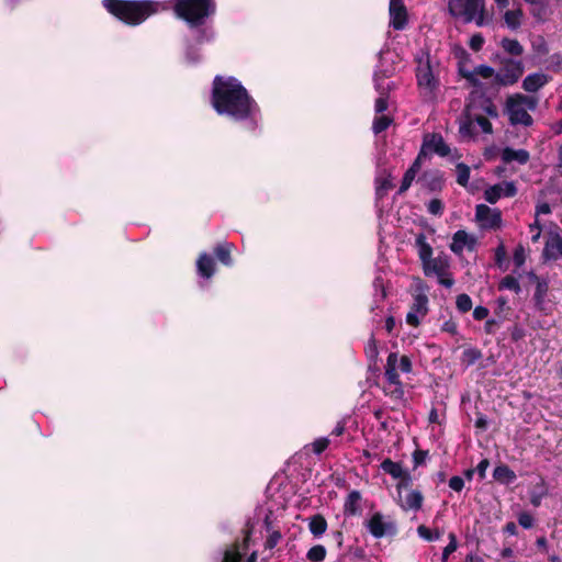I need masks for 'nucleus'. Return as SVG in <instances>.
Listing matches in <instances>:
<instances>
[{
    "instance_id": "nucleus-1",
    "label": "nucleus",
    "mask_w": 562,
    "mask_h": 562,
    "mask_svg": "<svg viewBox=\"0 0 562 562\" xmlns=\"http://www.w3.org/2000/svg\"><path fill=\"white\" fill-rule=\"evenodd\" d=\"M211 103L218 115L257 125L260 109L239 80L234 77L216 76L213 80Z\"/></svg>"
},
{
    "instance_id": "nucleus-2",
    "label": "nucleus",
    "mask_w": 562,
    "mask_h": 562,
    "mask_svg": "<svg viewBox=\"0 0 562 562\" xmlns=\"http://www.w3.org/2000/svg\"><path fill=\"white\" fill-rule=\"evenodd\" d=\"M460 72L471 86L485 92L497 86L515 83L521 77L524 67L520 61L508 59L498 72L484 65L477 66L473 70L461 69Z\"/></svg>"
},
{
    "instance_id": "nucleus-3",
    "label": "nucleus",
    "mask_w": 562,
    "mask_h": 562,
    "mask_svg": "<svg viewBox=\"0 0 562 562\" xmlns=\"http://www.w3.org/2000/svg\"><path fill=\"white\" fill-rule=\"evenodd\" d=\"M103 7L115 18L130 25H138L159 10V4L149 0H103Z\"/></svg>"
},
{
    "instance_id": "nucleus-4",
    "label": "nucleus",
    "mask_w": 562,
    "mask_h": 562,
    "mask_svg": "<svg viewBox=\"0 0 562 562\" xmlns=\"http://www.w3.org/2000/svg\"><path fill=\"white\" fill-rule=\"evenodd\" d=\"M416 81L422 98L427 102L437 100L440 89L439 64L434 61L428 52L420 50L416 57Z\"/></svg>"
},
{
    "instance_id": "nucleus-5",
    "label": "nucleus",
    "mask_w": 562,
    "mask_h": 562,
    "mask_svg": "<svg viewBox=\"0 0 562 562\" xmlns=\"http://www.w3.org/2000/svg\"><path fill=\"white\" fill-rule=\"evenodd\" d=\"M413 364L411 359L398 352H391L386 358L384 367L385 386L384 392L393 400L404 398V386L400 381V373H411Z\"/></svg>"
},
{
    "instance_id": "nucleus-6",
    "label": "nucleus",
    "mask_w": 562,
    "mask_h": 562,
    "mask_svg": "<svg viewBox=\"0 0 562 562\" xmlns=\"http://www.w3.org/2000/svg\"><path fill=\"white\" fill-rule=\"evenodd\" d=\"M394 71L395 67L391 53L381 50L373 77L375 89L380 93L374 104L376 113H383L387 109L386 95L394 88V83L390 80Z\"/></svg>"
},
{
    "instance_id": "nucleus-7",
    "label": "nucleus",
    "mask_w": 562,
    "mask_h": 562,
    "mask_svg": "<svg viewBox=\"0 0 562 562\" xmlns=\"http://www.w3.org/2000/svg\"><path fill=\"white\" fill-rule=\"evenodd\" d=\"M214 0H176L175 13L190 27H199L215 12Z\"/></svg>"
},
{
    "instance_id": "nucleus-8",
    "label": "nucleus",
    "mask_w": 562,
    "mask_h": 562,
    "mask_svg": "<svg viewBox=\"0 0 562 562\" xmlns=\"http://www.w3.org/2000/svg\"><path fill=\"white\" fill-rule=\"evenodd\" d=\"M536 106L537 100L533 97L516 94L508 98L506 112L513 125L521 124L529 126L532 124V117L529 111H533Z\"/></svg>"
},
{
    "instance_id": "nucleus-9",
    "label": "nucleus",
    "mask_w": 562,
    "mask_h": 562,
    "mask_svg": "<svg viewBox=\"0 0 562 562\" xmlns=\"http://www.w3.org/2000/svg\"><path fill=\"white\" fill-rule=\"evenodd\" d=\"M449 12L465 23L474 22L477 26L486 23L484 2L482 0H450Z\"/></svg>"
},
{
    "instance_id": "nucleus-10",
    "label": "nucleus",
    "mask_w": 562,
    "mask_h": 562,
    "mask_svg": "<svg viewBox=\"0 0 562 562\" xmlns=\"http://www.w3.org/2000/svg\"><path fill=\"white\" fill-rule=\"evenodd\" d=\"M422 265L425 276H436L438 282L446 288H451L454 284V279L449 272L450 263L447 256L430 257Z\"/></svg>"
},
{
    "instance_id": "nucleus-11",
    "label": "nucleus",
    "mask_w": 562,
    "mask_h": 562,
    "mask_svg": "<svg viewBox=\"0 0 562 562\" xmlns=\"http://www.w3.org/2000/svg\"><path fill=\"white\" fill-rule=\"evenodd\" d=\"M366 528L376 539H381L387 536H394L397 531L396 524L389 517H385L382 513H374L364 522Z\"/></svg>"
},
{
    "instance_id": "nucleus-12",
    "label": "nucleus",
    "mask_w": 562,
    "mask_h": 562,
    "mask_svg": "<svg viewBox=\"0 0 562 562\" xmlns=\"http://www.w3.org/2000/svg\"><path fill=\"white\" fill-rule=\"evenodd\" d=\"M428 312V296L424 285L418 286L411 311L406 315V323L411 326H418L420 319L426 316Z\"/></svg>"
},
{
    "instance_id": "nucleus-13",
    "label": "nucleus",
    "mask_w": 562,
    "mask_h": 562,
    "mask_svg": "<svg viewBox=\"0 0 562 562\" xmlns=\"http://www.w3.org/2000/svg\"><path fill=\"white\" fill-rule=\"evenodd\" d=\"M475 220L482 229H497L502 225L501 211L485 204L476 205Z\"/></svg>"
},
{
    "instance_id": "nucleus-14",
    "label": "nucleus",
    "mask_w": 562,
    "mask_h": 562,
    "mask_svg": "<svg viewBox=\"0 0 562 562\" xmlns=\"http://www.w3.org/2000/svg\"><path fill=\"white\" fill-rule=\"evenodd\" d=\"M390 26L394 30H404L407 25V9L403 0H390L389 5Z\"/></svg>"
},
{
    "instance_id": "nucleus-15",
    "label": "nucleus",
    "mask_w": 562,
    "mask_h": 562,
    "mask_svg": "<svg viewBox=\"0 0 562 562\" xmlns=\"http://www.w3.org/2000/svg\"><path fill=\"white\" fill-rule=\"evenodd\" d=\"M517 192L516 186L513 181H505L501 182L494 186L488 187L484 191V198L485 200L494 204L496 203L502 196H514Z\"/></svg>"
},
{
    "instance_id": "nucleus-16",
    "label": "nucleus",
    "mask_w": 562,
    "mask_h": 562,
    "mask_svg": "<svg viewBox=\"0 0 562 562\" xmlns=\"http://www.w3.org/2000/svg\"><path fill=\"white\" fill-rule=\"evenodd\" d=\"M248 546L249 537L247 536L241 544L234 546L225 551L222 562H256V551H252L247 559H244L248 552Z\"/></svg>"
},
{
    "instance_id": "nucleus-17",
    "label": "nucleus",
    "mask_w": 562,
    "mask_h": 562,
    "mask_svg": "<svg viewBox=\"0 0 562 562\" xmlns=\"http://www.w3.org/2000/svg\"><path fill=\"white\" fill-rule=\"evenodd\" d=\"M476 237L463 229L457 231L452 236L450 249L456 255H461L465 249L472 251L476 246Z\"/></svg>"
},
{
    "instance_id": "nucleus-18",
    "label": "nucleus",
    "mask_w": 562,
    "mask_h": 562,
    "mask_svg": "<svg viewBox=\"0 0 562 562\" xmlns=\"http://www.w3.org/2000/svg\"><path fill=\"white\" fill-rule=\"evenodd\" d=\"M422 150L426 155L435 153L441 157H446L450 153L449 146L439 134L426 135L423 142Z\"/></svg>"
},
{
    "instance_id": "nucleus-19",
    "label": "nucleus",
    "mask_w": 562,
    "mask_h": 562,
    "mask_svg": "<svg viewBox=\"0 0 562 562\" xmlns=\"http://www.w3.org/2000/svg\"><path fill=\"white\" fill-rule=\"evenodd\" d=\"M542 256L546 260L562 259V236L559 233L548 235Z\"/></svg>"
},
{
    "instance_id": "nucleus-20",
    "label": "nucleus",
    "mask_w": 562,
    "mask_h": 562,
    "mask_svg": "<svg viewBox=\"0 0 562 562\" xmlns=\"http://www.w3.org/2000/svg\"><path fill=\"white\" fill-rule=\"evenodd\" d=\"M381 469L393 479L401 480L398 490H401L402 486L407 485L411 481V474L402 467V464L394 462L391 459H385L381 463Z\"/></svg>"
},
{
    "instance_id": "nucleus-21",
    "label": "nucleus",
    "mask_w": 562,
    "mask_h": 562,
    "mask_svg": "<svg viewBox=\"0 0 562 562\" xmlns=\"http://www.w3.org/2000/svg\"><path fill=\"white\" fill-rule=\"evenodd\" d=\"M198 274L204 279H211L215 273V261L206 252L200 254L196 260Z\"/></svg>"
},
{
    "instance_id": "nucleus-22",
    "label": "nucleus",
    "mask_w": 562,
    "mask_h": 562,
    "mask_svg": "<svg viewBox=\"0 0 562 562\" xmlns=\"http://www.w3.org/2000/svg\"><path fill=\"white\" fill-rule=\"evenodd\" d=\"M474 114L472 113L471 106L468 105L464 114L460 119L459 123V133L462 137H473L475 135L474 131Z\"/></svg>"
},
{
    "instance_id": "nucleus-23",
    "label": "nucleus",
    "mask_w": 562,
    "mask_h": 562,
    "mask_svg": "<svg viewBox=\"0 0 562 562\" xmlns=\"http://www.w3.org/2000/svg\"><path fill=\"white\" fill-rule=\"evenodd\" d=\"M505 25L512 30H518L524 20V11L521 8H515L513 10H506L503 15Z\"/></svg>"
},
{
    "instance_id": "nucleus-24",
    "label": "nucleus",
    "mask_w": 562,
    "mask_h": 562,
    "mask_svg": "<svg viewBox=\"0 0 562 562\" xmlns=\"http://www.w3.org/2000/svg\"><path fill=\"white\" fill-rule=\"evenodd\" d=\"M423 504V495L420 492L409 490L402 499L401 507L404 510H418Z\"/></svg>"
},
{
    "instance_id": "nucleus-25",
    "label": "nucleus",
    "mask_w": 562,
    "mask_h": 562,
    "mask_svg": "<svg viewBox=\"0 0 562 562\" xmlns=\"http://www.w3.org/2000/svg\"><path fill=\"white\" fill-rule=\"evenodd\" d=\"M502 159L504 162L517 161L524 165L529 160V153L525 149H513L506 147L502 151Z\"/></svg>"
},
{
    "instance_id": "nucleus-26",
    "label": "nucleus",
    "mask_w": 562,
    "mask_h": 562,
    "mask_svg": "<svg viewBox=\"0 0 562 562\" xmlns=\"http://www.w3.org/2000/svg\"><path fill=\"white\" fill-rule=\"evenodd\" d=\"M361 494L358 491H351L344 504V512L348 516H356L360 513Z\"/></svg>"
},
{
    "instance_id": "nucleus-27",
    "label": "nucleus",
    "mask_w": 562,
    "mask_h": 562,
    "mask_svg": "<svg viewBox=\"0 0 562 562\" xmlns=\"http://www.w3.org/2000/svg\"><path fill=\"white\" fill-rule=\"evenodd\" d=\"M547 83V76L543 74H531L524 79L522 87L528 92H536Z\"/></svg>"
},
{
    "instance_id": "nucleus-28",
    "label": "nucleus",
    "mask_w": 562,
    "mask_h": 562,
    "mask_svg": "<svg viewBox=\"0 0 562 562\" xmlns=\"http://www.w3.org/2000/svg\"><path fill=\"white\" fill-rule=\"evenodd\" d=\"M415 245L418 251V257L422 263L432 257V247L427 241V238L424 234H419L416 237Z\"/></svg>"
},
{
    "instance_id": "nucleus-29",
    "label": "nucleus",
    "mask_w": 562,
    "mask_h": 562,
    "mask_svg": "<svg viewBox=\"0 0 562 562\" xmlns=\"http://www.w3.org/2000/svg\"><path fill=\"white\" fill-rule=\"evenodd\" d=\"M308 529L315 537H321L327 529V521L322 515H314L308 519Z\"/></svg>"
},
{
    "instance_id": "nucleus-30",
    "label": "nucleus",
    "mask_w": 562,
    "mask_h": 562,
    "mask_svg": "<svg viewBox=\"0 0 562 562\" xmlns=\"http://www.w3.org/2000/svg\"><path fill=\"white\" fill-rule=\"evenodd\" d=\"M232 249H233V246L228 243H223V244H218L215 249H214V254L215 256L217 257V259L225 266H232L233 265V260H232Z\"/></svg>"
},
{
    "instance_id": "nucleus-31",
    "label": "nucleus",
    "mask_w": 562,
    "mask_h": 562,
    "mask_svg": "<svg viewBox=\"0 0 562 562\" xmlns=\"http://www.w3.org/2000/svg\"><path fill=\"white\" fill-rule=\"evenodd\" d=\"M493 476L502 483H512L515 481V473L506 465H499L494 469Z\"/></svg>"
},
{
    "instance_id": "nucleus-32",
    "label": "nucleus",
    "mask_w": 562,
    "mask_h": 562,
    "mask_svg": "<svg viewBox=\"0 0 562 562\" xmlns=\"http://www.w3.org/2000/svg\"><path fill=\"white\" fill-rule=\"evenodd\" d=\"M548 292V283L544 280H537V285L533 294L536 306L543 310L544 299Z\"/></svg>"
},
{
    "instance_id": "nucleus-33",
    "label": "nucleus",
    "mask_w": 562,
    "mask_h": 562,
    "mask_svg": "<svg viewBox=\"0 0 562 562\" xmlns=\"http://www.w3.org/2000/svg\"><path fill=\"white\" fill-rule=\"evenodd\" d=\"M502 47L504 48L505 52L514 56H519L524 52V48L520 45V43L512 38H504L502 41Z\"/></svg>"
},
{
    "instance_id": "nucleus-34",
    "label": "nucleus",
    "mask_w": 562,
    "mask_h": 562,
    "mask_svg": "<svg viewBox=\"0 0 562 562\" xmlns=\"http://www.w3.org/2000/svg\"><path fill=\"white\" fill-rule=\"evenodd\" d=\"M392 188V179L390 175L376 178V195L383 196Z\"/></svg>"
},
{
    "instance_id": "nucleus-35",
    "label": "nucleus",
    "mask_w": 562,
    "mask_h": 562,
    "mask_svg": "<svg viewBox=\"0 0 562 562\" xmlns=\"http://www.w3.org/2000/svg\"><path fill=\"white\" fill-rule=\"evenodd\" d=\"M306 557L312 562H322L326 557V549L322 544L314 546L307 551Z\"/></svg>"
},
{
    "instance_id": "nucleus-36",
    "label": "nucleus",
    "mask_w": 562,
    "mask_h": 562,
    "mask_svg": "<svg viewBox=\"0 0 562 562\" xmlns=\"http://www.w3.org/2000/svg\"><path fill=\"white\" fill-rule=\"evenodd\" d=\"M457 182L462 186L467 187L469 179H470V168L465 164H458L457 165Z\"/></svg>"
},
{
    "instance_id": "nucleus-37",
    "label": "nucleus",
    "mask_w": 562,
    "mask_h": 562,
    "mask_svg": "<svg viewBox=\"0 0 562 562\" xmlns=\"http://www.w3.org/2000/svg\"><path fill=\"white\" fill-rule=\"evenodd\" d=\"M501 290H510L515 293L520 292V284L518 280L513 276H506L499 283Z\"/></svg>"
},
{
    "instance_id": "nucleus-38",
    "label": "nucleus",
    "mask_w": 562,
    "mask_h": 562,
    "mask_svg": "<svg viewBox=\"0 0 562 562\" xmlns=\"http://www.w3.org/2000/svg\"><path fill=\"white\" fill-rule=\"evenodd\" d=\"M417 533L426 541H436L440 538V532L438 530L432 531L424 525H420L417 528Z\"/></svg>"
},
{
    "instance_id": "nucleus-39",
    "label": "nucleus",
    "mask_w": 562,
    "mask_h": 562,
    "mask_svg": "<svg viewBox=\"0 0 562 562\" xmlns=\"http://www.w3.org/2000/svg\"><path fill=\"white\" fill-rule=\"evenodd\" d=\"M391 122V119L386 115L376 116L373 121V132L375 134L382 133L390 126Z\"/></svg>"
},
{
    "instance_id": "nucleus-40",
    "label": "nucleus",
    "mask_w": 562,
    "mask_h": 562,
    "mask_svg": "<svg viewBox=\"0 0 562 562\" xmlns=\"http://www.w3.org/2000/svg\"><path fill=\"white\" fill-rule=\"evenodd\" d=\"M457 308L462 312H469L472 308V300L468 294H459L456 300Z\"/></svg>"
},
{
    "instance_id": "nucleus-41",
    "label": "nucleus",
    "mask_w": 562,
    "mask_h": 562,
    "mask_svg": "<svg viewBox=\"0 0 562 562\" xmlns=\"http://www.w3.org/2000/svg\"><path fill=\"white\" fill-rule=\"evenodd\" d=\"M417 173L414 172V170H407L403 177L402 184L398 190V194L404 193L408 190V188L412 186L415 177Z\"/></svg>"
},
{
    "instance_id": "nucleus-42",
    "label": "nucleus",
    "mask_w": 562,
    "mask_h": 562,
    "mask_svg": "<svg viewBox=\"0 0 562 562\" xmlns=\"http://www.w3.org/2000/svg\"><path fill=\"white\" fill-rule=\"evenodd\" d=\"M474 122L483 133L491 134L493 132L492 124L486 117L482 115H474Z\"/></svg>"
},
{
    "instance_id": "nucleus-43",
    "label": "nucleus",
    "mask_w": 562,
    "mask_h": 562,
    "mask_svg": "<svg viewBox=\"0 0 562 562\" xmlns=\"http://www.w3.org/2000/svg\"><path fill=\"white\" fill-rule=\"evenodd\" d=\"M449 543L443 549V552H442V560L446 561L448 560L449 555L451 553H453L456 550H457V538L453 533H450L449 535Z\"/></svg>"
},
{
    "instance_id": "nucleus-44",
    "label": "nucleus",
    "mask_w": 562,
    "mask_h": 562,
    "mask_svg": "<svg viewBox=\"0 0 562 562\" xmlns=\"http://www.w3.org/2000/svg\"><path fill=\"white\" fill-rule=\"evenodd\" d=\"M328 445L329 439L326 437H321L314 440V442L312 443V448L316 454H319L328 447Z\"/></svg>"
},
{
    "instance_id": "nucleus-45",
    "label": "nucleus",
    "mask_w": 562,
    "mask_h": 562,
    "mask_svg": "<svg viewBox=\"0 0 562 562\" xmlns=\"http://www.w3.org/2000/svg\"><path fill=\"white\" fill-rule=\"evenodd\" d=\"M427 210L432 215H441L443 211V204L438 199H432L427 205Z\"/></svg>"
},
{
    "instance_id": "nucleus-46",
    "label": "nucleus",
    "mask_w": 562,
    "mask_h": 562,
    "mask_svg": "<svg viewBox=\"0 0 562 562\" xmlns=\"http://www.w3.org/2000/svg\"><path fill=\"white\" fill-rule=\"evenodd\" d=\"M513 261L517 268H520L526 261V252L522 246L515 249Z\"/></svg>"
},
{
    "instance_id": "nucleus-47",
    "label": "nucleus",
    "mask_w": 562,
    "mask_h": 562,
    "mask_svg": "<svg viewBox=\"0 0 562 562\" xmlns=\"http://www.w3.org/2000/svg\"><path fill=\"white\" fill-rule=\"evenodd\" d=\"M463 357L468 360L469 363H474L481 358V352L475 348H469L464 350Z\"/></svg>"
},
{
    "instance_id": "nucleus-48",
    "label": "nucleus",
    "mask_w": 562,
    "mask_h": 562,
    "mask_svg": "<svg viewBox=\"0 0 562 562\" xmlns=\"http://www.w3.org/2000/svg\"><path fill=\"white\" fill-rule=\"evenodd\" d=\"M529 229L532 233L531 240L537 243L541 236V227L538 218H535V222L529 225Z\"/></svg>"
},
{
    "instance_id": "nucleus-49",
    "label": "nucleus",
    "mask_w": 562,
    "mask_h": 562,
    "mask_svg": "<svg viewBox=\"0 0 562 562\" xmlns=\"http://www.w3.org/2000/svg\"><path fill=\"white\" fill-rule=\"evenodd\" d=\"M449 487L456 492L462 491L464 487V481L461 476H452L449 480Z\"/></svg>"
},
{
    "instance_id": "nucleus-50",
    "label": "nucleus",
    "mask_w": 562,
    "mask_h": 562,
    "mask_svg": "<svg viewBox=\"0 0 562 562\" xmlns=\"http://www.w3.org/2000/svg\"><path fill=\"white\" fill-rule=\"evenodd\" d=\"M531 14L538 20H544L546 16V8L542 4V0L539 4H532Z\"/></svg>"
},
{
    "instance_id": "nucleus-51",
    "label": "nucleus",
    "mask_w": 562,
    "mask_h": 562,
    "mask_svg": "<svg viewBox=\"0 0 562 562\" xmlns=\"http://www.w3.org/2000/svg\"><path fill=\"white\" fill-rule=\"evenodd\" d=\"M484 44V38L481 34H474L471 38H470V47L473 49V50H480L482 48Z\"/></svg>"
},
{
    "instance_id": "nucleus-52",
    "label": "nucleus",
    "mask_w": 562,
    "mask_h": 562,
    "mask_svg": "<svg viewBox=\"0 0 562 562\" xmlns=\"http://www.w3.org/2000/svg\"><path fill=\"white\" fill-rule=\"evenodd\" d=\"M519 525L526 529L531 528L533 525V518L527 513H522L518 517Z\"/></svg>"
},
{
    "instance_id": "nucleus-53",
    "label": "nucleus",
    "mask_w": 562,
    "mask_h": 562,
    "mask_svg": "<svg viewBox=\"0 0 562 562\" xmlns=\"http://www.w3.org/2000/svg\"><path fill=\"white\" fill-rule=\"evenodd\" d=\"M488 310L484 306H476L473 311V317L476 321H482L488 316Z\"/></svg>"
},
{
    "instance_id": "nucleus-54",
    "label": "nucleus",
    "mask_w": 562,
    "mask_h": 562,
    "mask_svg": "<svg viewBox=\"0 0 562 562\" xmlns=\"http://www.w3.org/2000/svg\"><path fill=\"white\" fill-rule=\"evenodd\" d=\"M280 539H281V535H280V532H278V531H273V532L269 536V538L267 539L266 548H268V549H273V548L278 544V542H279V540H280Z\"/></svg>"
},
{
    "instance_id": "nucleus-55",
    "label": "nucleus",
    "mask_w": 562,
    "mask_h": 562,
    "mask_svg": "<svg viewBox=\"0 0 562 562\" xmlns=\"http://www.w3.org/2000/svg\"><path fill=\"white\" fill-rule=\"evenodd\" d=\"M426 156L427 155L420 149L418 156L416 157V159L414 160L413 165L409 167L408 170H414L415 173H418L422 167L423 159L426 158Z\"/></svg>"
},
{
    "instance_id": "nucleus-56",
    "label": "nucleus",
    "mask_w": 562,
    "mask_h": 562,
    "mask_svg": "<svg viewBox=\"0 0 562 562\" xmlns=\"http://www.w3.org/2000/svg\"><path fill=\"white\" fill-rule=\"evenodd\" d=\"M442 331L456 335L458 333V325L453 321H447L441 326Z\"/></svg>"
},
{
    "instance_id": "nucleus-57",
    "label": "nucleus",
    "mask_w": 562,
    "mask_h": 562,
    "mask_svg": "<svg viewBox=\"0 0 562 562\" xmlns=\"http://www.w3.org/2000/svg\"><path fill=\"white\" fill-rule=\"evenodd\" d=\"M551 213V207L548 203H540L536 207V218H538L540 215L549 214Z\"/></svg>"
},
{
    "instance_id": "nucleus-58",
    "label": "nucleus",
    "mask_w": 562,
    "mask_h": 562,
    "mask_svg": "<svg viewBox=\"0 0 562 562\" xmlns=\"http://www.w3.org/2000/svg\"><path fill=\"white\" fill-rule=\"evenodd\" d=\"M505 256H506V251H505V248L503 245H501L499 247H497L496 251H495V259H496V262L498 265H501V262L505 259Z\"/></svg>"
},
{
    "instance_id": "nucleus-59",
    "label": "nucleus",
    "mask_w": 562,
    "mask_h": 562,
    "mask_svg": "<svg viewBox=\"0 0 562 562\" xmlns=\"http://www.w3.org/2000/svg\"><path fill=\"white\" fill-rule=\"evenodd\" d=\"M488 468V461L487 460H482L479 464H477V472L480 473V475L482 477H484L485 475V471L486 469Z\"/></svg>"
},
{
    "instance_id": "nucleus-60",
    "label": "nucleus",
    "mask_w": 562,
    "mask_h": 562,
    "mask_svg": "<svg viewBox=\"0 0 562 562\" xmlns=\"http://www.w3.org/2000/svg\"><path fill=\"white\" fill-rule=\"evenodd\" d=\"M212 37H213V34L211 32H209L207 30H203L196 41L199 43H202L204 40L209 41Z\"/></svg>"
},
{
    "instance_id": "nucleus-61",
    "label": "nucleus",
    "mask_w": 562,
    "mask_h": 562,
    "mask_svg": "<svg viewBox=\"0 0 562 562\" xmlns=\"http://www.w3.org/2000/svg\"><path fill=\"white\" fill-rule=\"evenodd\" d=\"M368 353H370L372 357L376 356V346L374 339H370L368 344Z\"/></svg>"
},
{
    "instance_id": "nucleus-62",
    "label": "nucleus",
    "mask_w": 562,
    "mask_h": 562,
    "mask_svg": "<svg viewBox=\"0 0 562 562\" xmlns=\"http://www.w3.org/2000/svg\"><path fill=\"white\" fill-rule=\"evenodd\" d=\"M484 110L490 116H497V111L493 104H487Z\"/></svg>"
},
{
    "instance_id": "nucleus-63",
    "label": "nucleus",
    "mask_w": 562,
    "mask_h": 562,
    "mask_svg": "<svg viewBox=\"0 0 562 562\" xmlns=\"http://www.w3.org/2000/svg\"><path fill=\"white\" fill-rule=\"evenodd\" d=\"M344 431H345V426H344L342 424H338V425L334 428V430H333V435H335V436H340V435H342V434H344Z\"/></svg>"
},
{
    "instance_id": "nucleus-64",
    "label": "nucleus",
    "mask_w": 562,
    "mask_h": 562,
    "mask_svg": "<svg viewBox=\"0 0 562 562\" xmlns=\"http://www.w3.org/2000/svg\"><path fill=\"white\" fill-rule=\"evenodd\" d=\"M475 425H476V427H479V428H485V427H486V425H487V420H486V418H484V417H482V416H481V417H479V418L476 419Z\"/></svg>"
}]
</instances>
